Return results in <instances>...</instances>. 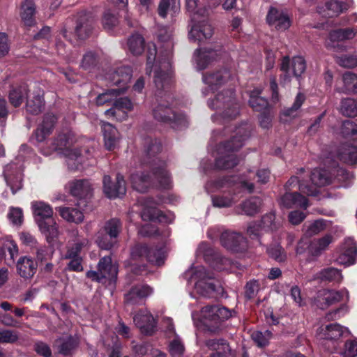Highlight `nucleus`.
Wrapping results in <instances>:
<instances>
[{"mask_svg": "<svg viewBox=\"0 0 357 357\" xmlns=\"http://www.w3.org/2000/svg\"><path fill=\"white\" fill-rule=\"evenodd\" d=\"M160 150V143L157 140L151 141L146 151L144 161L151 169L153 176L160 187L167 188L171 186L172 180L169 172L166 169V162L157 156Z\"/></svg>", "mask_w": 357, "mask_h": 357, "instance_id": "obj_5", "label": "nucleus"}, {"mask_svg": "<svg viewBox=\"0 0 357 357\" xmlns=\"http://www.w3.org/2000/svg\"><path fill=\"white\" fill-rule=\"evenodd\" d=\"M43 91L39 90L33 96L27 101L26 111L31 114H38L41 112L44 106Z\"/></svg>", "mask_w": 357, "mask_h": 357, "instance_id": "obj_39", "label": "nucleus"}, {"mask_svg": "<svg viewBox=\"0 0 357 357\" xmlns=\"http://www.w3.org/2000/svg\"><path fill=\"white\" fill-rule=\"evenodd\" d=\"M31 209L37 225L45 222L47 219L53 218L54 211L52 208L44 202H32Z\"/></svg>", "mask_w": 357, "mask_h": 357, "instance_id": "obj_25", "label": "nucleus"}, {"mask_svg": "<svg viewBox=\"0 0 357 357\" xmlns=\"http://www.w3.org/2000/svg\"><path fill=\"white\" fill-rule=\"evenodd\" d=\"M353 6V0H330L319 8V13L325 17H337Z\"/></svg>", "mask_w": 357, "mask_h": 357, "instance_id": "obj_19", "label": "nucleus"}, {"mask_svg": "<svg viewBox=\"0 0 357 357\" xmlns=\"http://www.w3.org/2000/svg\"><path fill=\"white\" fill-rule=\"evenodd\" d=\"M337 157L340 160L353 165L357 162V147L343 145L338 151Z\"/></svg>", "mask_w": 357, "mask_h": 357, "instance_id": "obj_43", "label": "nucleus"}, {"mask_svg": "<svg viewBox=\"0 0 357 357\" xmlns=\"http://www.w3.org/2000/svg\"><path fill=\"white\" fill-rule=\"evenodd\" d=\"M342 81L344 87L336 88L337 92L343 93H357V75L351 73H347L344 74Z\"/></svg>", "mask_w": 357, "mask_h": 357, "instance_id": "obj_44", "label": "nucleus"}, {"mask_svg": "<svg viewBox=\"0 0 357 357\" xmlns=\"http://www.w3.org/2000/svg\"><path fill=\"white\" fill-rule=\"evenodd\" d=\"M131 259L134 260L147 259L151 263L161 266L165 259L163 250H150L146 245H136L131 250Z\"/></svg>", "mask_w": 357, "mask_h": 357, "instance_id": "obj_13", "label": "nucleus"}, {"mask_svg": "<svg viewBox=\"0 0 357 357\" xmlns=\"http://www.w3.org/2000/svg\"><path fill=\"white\" fill-rule=\"evenodd\" d=\"M208 105L211 109L223 110L224 117L233 118L238 114V105L231 90L218 93L214 99L208 100Z\"/></svg>", "mask_w": 357, "mask_h": 357, "instance_id": "obj_8", "label": "nucleus"}, {"mask_svg": "<svg viewBox=\"0 0 357 357\" xmlns=\"http://www.w3.org/2000/svg\"><path fill=\"white\" fill-rule=\"evenodd\" d=\"M280 204L287 208L300 207L306 209L308 206L307 199L298 192H287L282 197Z\"/></svg>", "mask_w": 357, "mask_h": 357, "instance_id": "obj_30", "label": "nucleus"}, {"mask_svg": "<svg viewBox=\"0 0 357 357\" xmlns=\"http://www.w3.org/2000/svg\"><path fill=\"white\" fill-rule=\"evenodd\" d=\"M121 229V225L119 220L112 219L105 223L104 231L110 238L116 240L119 232Z\"/></svg>", "mask_w": 357, "mask_h": 357, "instance_id": "obj_51", "label": "nucleus"}, {"mask_svg": "<svg viewBox=\"0 0 357 357\" xmlns=\"http://www.w3.org/2000/svg\"><path fill=\"white\" fill-rule=\"evenodd\" d=\"M340 355L342 357H357V338L347 340Z\"/></svg>", "mask_w": 357, "mask_h": 357, "instance_id": "obj_60", "label": "nucleus"}, {"mask_svg": "<svg viewBox=\"0 0 357 357\" xmlns=\"http://www.w3.org/2000/svg\"><path fill=\"white\" fill-rule=\"evenodd\" d=\"M56 121V117L54 114L48 113L45 115L43 122L36 131V137L38 142H43L46 137L51 134Z\"/></svg>", "mask_w": 357, "mask_h": 357, "instance_id": "obj_31", "label": "nucleus"}, {"mask_svg": "<svg viewBox=\"0 0 357 357\" xmlns=\"http://www.w3.org/2000/svg\"><path fill=\"white\" fill-rule=\"evenodd\" d=\"M135 325L143 333L151 334L155 328V321L147 310L140 311L133 317Z\"/></svg>", "mask_w": 357, "mask_h": 357, "instance_id": "obj_28", "label": "nucleus"}, {"mask_svg": "<svg viewBox=\"0 0 357 357\" xmlns=\"http://www.w3.org/2000/svg\"><path fill=\"white\" fill-rule=\"evenodd\" d=\"M305 100V96L302 93H298L292 106L284 111V114L287 116L294 117L297 114L298 110L301 108Z\"/></svg>", "mask_w": 357, "mask_h": 357, "instance_id": "obj_57", "label": "nucleus"}, {"mask_svg": "<svg viewBox=\"0 0 357 357\" xmlns=\"http://www.w3.org/2000/svg\"><path fill=\"white\" fill-rule=\"evenodd\" d=\"M63 219L69 222L79 224L84 220L83 213L76 207L60 206L56 208Z\"/></svg>", "mask_w": 357, "mask_h": 357, "instance_id": "obj_33", "label": "nucleus"}, {"mask_svg": "<svg viewBox=\"0 0 357 357\" xmlns=\"http://www.w3.org/2000/svg\"><path fill=\"white\" fill-rule=\"evenodd\" d=\"M266 21L268 24L278 31L288 29L291 21L288 14L283 10L271 7L267 14Z\"/></svg>", "mask_w": 357, "mask_h": 357, "instance_id": "obj_20", "label": "nucleus"}, {"mask_svg": "<svg viewBox=\"0 0 357 357\" xmlns=\"http://www.w3.org/2000/svg\"><path fill=\"white\" fill-rule=\"evenodd\" d=\"M117 267L112 264L110 257H104L98 262V271H89L86 273V276L93 280L101 282L103 279H107L111 282L116 280L117 276Z\"/></svg>", "mask_w": 357, "mask_h": 357, "instance_id": "obj_12", "label": "nucleus"}, {"mask_svg": "<svg viewBox=\"0 0 357 357\" xmlns=\"http://www.w3.org/2000/svg\"><path fill=\"white\" fill-rule=\"evenodd\" d=\"M357 256V247L354 239L347 238L342 245V254L337 259L340 264L349 266L355 263Z\"/></svg>", "mask_w": 357, "mask_h": 357, "instance_id": "obj_27", "label": "nucleus"}, {"mask_svg": "<svg viewBox=\"0 0 357 357\" xmlns=\"http://www.w3.org/2000/svg\"><path fill=\"white\" fill-rule=\"evenodd\" d=\"M234 196L219 195L212 197L213 205L215 207H229L236 202Z\"/></svg>", "mask_w": 357, "mask_h": 357, "instance_id": "obj_59", "label": "nucleus"}, {"mask_svg": "<svg viewBox=\"0 0 357 357\" xmlns=\"http://www.w3.org/2000/svg\"><path fill=\"white\" fill-rule=\"evenodd\" d=\"M92 29L91 23L88 20L78 22L75 28V34L79 39H85Z\"/></svg>", "mask_w": 357, "mask_h": 357, "instance_id": "obj_62", "label": "nucleus"}, {"mask_svg": "<svg viewBox=\"0 0 357 357\" xmlns=\"http://www.w3.org/2000/svg\"><path fill=\"white\" fill-rule=\"evenodd\" d=\"M197 252L199 254L203 255L206 260L210 261L213 268L218 271H229L231 269V261L221 257L219 254L215 253L206 243L199 244Z\"/></svg>", "mask_w": 357, "mask_h": 357, "instance_id": "obj_15", "label": "nucleus"}, {"mask_svg": "<svg viewBox=\"0 0 357 357\" xmlns=\"http://www.w3.org/2000/svg\"><path fill=\"white\" fill-rule=\"evenodd\" d=\"M37 264L31 257H22L17 262V271L24 278H32L36 272Z\"/></svg>", "mask_w": 357, "mask_h": 357, "instance_id": "obj_32", "label": "nucleus"}, {"mask_svg": "<svg viewBox=\"0 0 357 357\" xmlns=\"http://www.w3.org/2000/svg\"><path fill=\"white\" fill-rule=\"evenodd\" d=\"M153 289L146 284H140L133 287L125 296L126 303L128 305H136L150 296Z\"/></svg>", "mask_w": 357, "mask_h": 357, "instance_id": "obj_26", "label": "nucleus"}, {"mask_svg": "<svg viewBox=\"0 0 357 357\" xmlns=\"http://www.w3.org/2000/svg\"><path fill=\"white\" fill-rule=\"evenodd\" d=\"M203 81L208 86V89H204L202 93L204 96H207L209 93L208 91L214 93L224 85H232L235 82V76L227 68H221L205 74L203 76Z\"/></svg>", "mask_w": 357, "mask_h": 357, "instance_id": "obj_9", "label": "nucleus"}, {"mask_svg": "<svg viewBox=\"0 0 357 357\" xmlns=\"http://www.w3.org/2000/svg\"><path fill=\"white\" fill-rule=\"evenodd\" d=\"M130 181L133 189L139 192H144L149 188L151 178L143 172H137L131 175Z\"/></svg>", "mask_w": 357, "mask_h": 357, "instance_id": "obj_36", "label": "nucleus"}, {"mask_svg": "<svg viewBox=\"0 0 357 357\" xmlns=\"http://www.w3.org/2000/svg\"><path fill=\"white\" fill-rule=\"evenodd\" d=\"M342 132L346 137L357 142V126L351 121L347 120L343 123Z\"/></svg>", "mask_w": 357, "mask_h": 357, "instance_id": "obj_61", "label": "nucleus"}, {"mask_svg": "<svg viewBox=\"0 0 357 357\" xmlns=\"http://www.w3.org/2000/svg\"><path fill=\"white\" fill-rule=\"evenodd\" d=\"M103 190L105 195L114 199L121 197L126 194V181L122 175L118 174L116 177L115 183H112L109 176L105 175L103 177Z\"/></svg>", "mask_w": 357, "mask_h": 357, "instance_id": "obj_18", "label": "nucleus"}, {"mask_svg": "<svg viewBox=\"0 0 357 357\" xmlns=\"http://www.w3.org/2000/svg\"><path fill=\"white\" fill-rule=\"evenodd\" d=\"M19 339L18 333L11 330L0 331V344H12Z\"/></svg>", "mask_w": 357, "mask_h": 357, "instance_id": "obj_63", "label": "nucleus"}, {"mask_svg": "<svg viewBox=\"0 0 357 357\" xmlns=\"http://www.w3.org/2000/svg\"><path fill=\"white\" fill-rule=\"evenodd\" d=\"M340 112L344 116L355 117L357 116V100L344 98L341 100Z\"/></svg>", "mask_w": 357, "mask_h": 357, "instance_id": "obj_47", "label": "nucleus"}, {"mask_svg": "<svg viewBox=\"0 0 357 357\" xmlns=\"http://www.w3.org/2000/svg\"><path fill=\"white\" fill-rule=\"evenodd\" d=\"M132 77V69L128 66H121L114 70L109 75V79L116 86L121 93L125 92L128 88V84Z\"/></svg>", "mask_w": 357, "mask_h": 357, "instance_id": "obj_22", "label": "nucleus"}, {"mask_svg": "<svg viewBox=\"0 0 357 357\" xmlns=\"http://www.w3.org/2000/svg\"><path fill=\"white\" fill-rule=\"evenodd\" d=\"M317 333L321 339L336 340L349 333V331L339 324L335 323L320 326Z\"/></svg>", "mask_w": 357, "mask_h": 357, "instance_id": "obj_23", "label": "nucleus"}, {"mask_svg": "<svg viewBox=\"0 0 357 357\" xmlns=\"http://www.w3.org/2000/svg\"><path fill=\"white\" fill-rule=\"evenodd\" d=\"M305 61L302 56L294 57L291 63L287 57L284 58L281 64V70L284 72L281 82L286 84L290 81L289 70H291L295 77H299L305 72Z\"/></svg>", "mask_w": 357, "mask_h": 357, "instance_id": "obj_17", "label": "nucleus"}, {"mask_svg": "<svg viewBox=\"0 0 357 357\" xmlns=\"http://www.w3.org/2000/svg\"><path fill=\"white\" fill-rule=\"evenodd\" d=\"M164 201L159 199L155 202L151 198H148L144 201L143 209L141 212L142 218L145 220H158L159 222L170 223L174 219V214L169 213L165 214L157 208V206Z\"/></svg>", "mask_w": 357, "mask_h": 357, "instance_id": "obj_11", "label": "nucleus"}, {"mask_svg": "<svg viewBox=\"0 0 357 357\" xmlns=\"http://www.w3.org/2000/svg\"><path fill=\"white\" fill-rule=\"evenodd\" d=\"M261 206V200L260 198L251 197L238 206V213L247 215H254L259 212Z\"/></svg>", "mask_w": 357, "mask_h": 357, "instance_id": "obj_37", "label": "nucleus"}, {"mask_svg": "<svg viewBox=\"0 0 357 357\" xmlns=\"http://www.w3.org/2000/svg\"><path fill=\"white\" fill-rule=\"evenodd\" d=\"M102 129L106 149L108 150L114 149L119 139L117 130L112 124L105 122L102 123Z\"/></svg>", "mask_w": 357, "mask_h": 357, "instance_id": "obj_34", "label": "nucleus"}, {"mask_svg": "<svg viewBox=\"0 0 357 357\" xmlns=\"http://www.w3.org/2000/svg\"><path fill=\"white\" fill-rule=\"evenodd\" d=\"M231 317V312L227 308L220 305H207L201 310L199 317L193 312H192V318L195 324L196 320L199 319L201 325L210 333H217L221 327V323L225 319Z\"/></svg>", "mask_w": 357, "mask_h": 357, "instance_id": "obj_6", "label": "nucleus"}, {"mask_svg": "<svg viewBox=\"0 0 357 357\" xmlns=\"http://www.w3.org/2000/svg\"><path fill=\"white\" fill-rule=\"evenodd\" d=\"M355 33L353 29H337L332 31L329 34L328 40L326 41L328 47H335L333 43L336 41H341L345 39H350L354 37Z\"/></svg>", "mask_w": 357, "mask_h": 357, "instance_id": "obj_42", "label": "nucleus"}, {"mask_svg": "<svg viewBox=\"0 0 357 357\" xmlns=\"http://www.w3.org/2000/svg\"><path fill=\"white\" fill-rule=\"evenodd\" d=\"M311 181L315 186H307L301 183L299 190L301 192L307 195L316 196L318 190L316 187L324 186L331 182V178L328 176V172L325 169H315L311 174Z\"/></svg>", "mask_w": 357, "mask_h": 357, "instance_id": "obj_16", "label": "nucleus"}, {"mask_svg": "<svg viewBox=\"0 0 357 357\" xmlns=\"http://www.w3.org/2000/svg\"><path fill=\"white\" fill-rule=\"evenodd\" d=\"M169 351L173 357H180L183 354L184 346L179 337H176L170 342Z\"/></svg>", "mask_w": 357, "mask_h": 357, "instance_id": "obj_64", "label": "nucleus"}, {"mask_svg": "<svg viewBox=\"0 0 357 357\" xmlns=\"http://www.w3.org/2000/svg\"><path fill=\"white\" fill-rule=\"evenodd\" d=\"M77 343L76 340L71 335H65L56 340L55 345L60 354L66 355L73 350Z\"/></svg>", "mask_w": 357, "mask_h": 357, "instance_id": "obj_40", "label": "nucleus"}, {"mask_svg": "<svg viewBox=\"0 0 357 357\" xmlns=\"http://www.w3.org/2000/svg\"><path fill=\"white\" fill-rule=\"evenodd\" d=\"M188 284H192L196 292L204 296H210L216 291L212 274L207 273L204 266L192 267L185 273Z\"/></svg>", "mask_w": 357, "mask_h": 357, "instance_id": "obj_7", "label": "nucleus"}, {"mask_svg": "<svg viewBox=\"0 0 357 357\" xmlns=\"http://www.w3.org/2000/svg\"><path fill=\"white\" fill-rule=\"evenodd\" d=\"M332 241L333 237L330 234L312 241L309 247L310 253L314 256L319 255L321 251L324 250L329 245Z\"/></svg>", "mask_w": 357, "mask_h": 357, "instance_id": "obj_45", "label": "nucleus"}, {"mask_svg": "<svg viewBox=\"0 0 357 357\" xmlns=\"http://www.w3.org/2000/svg\"><path fill=\"white\" fill-rule=\"evenodd\" d=\"M121 93L119 92V90L116 89H112L107 90L106 92L100 94L96 98V104L97 105H103L105 104L109 103L111 102H115L117 96Z\"/></svg>", "mask_w": 357, "mask_h": 357, "instance_id": "obj_53", "label": "nucleus"}, {"mask_svg": "<svg viewBox=\"0 0 357 357\" xmlns=\"http://www.w3.org/2000/svg\"><path fill=\"white\" fill-rule=\"evenodd\" d=\"M178 0H161L158 6V14L162 17H165L169 11L174 13L178 9Z\"/></svg>", "mask_w": 357, "mask_h": 357, "instance_id": "obj_55", "label": "nucleus"}, {"mask_svg": "<svg viewBox=\"0 0 357 357\" xmlns=\"http://www.w3.org/2000/svg\"><path fill=\"white\" fill-rule=\"evenodd\" d=\"M154 118L161 122L172 124L174 127L182 128L188 123V118L183 114H176L169 106L159 100L153 111Z\"/></svg>", "mask_w": 357, "mask_h": 357, "instance_id": "obj_10", "label": "nucleus"}, {"mask_svg": "<svg viewBox=\"0 0 357 357\" xmlns=\"http://www.w3.org/2000/svg\"><path fill=\"white\" fill-rule=\"evenodd\" d=\"M185 6L193 22L189 32L190 40L202 42L210 38L213 34L211 25L205 20H199V16L204 17L208 15V10L205 6L202 7L199 0H185Z\"/></svg>", "mask_w": 357, "mask_h": 357, "instance_id": "obj_2", "label": "nucleus"}, {"mask_svg": "<svg viewBox=\"0 0 357 357\" xmlns=\"http://www.w3.org/2000/svg\"><path fill=\"white\" fill-rule=\"evenodd\" d=\"M156 53L155 45L149 44L146 73L147 75H150L152 68H154V83L157 89L156 96L162 98V91L167 89L171 84L172 71L169 61H160L158 65L153 64Z\"/></svg>", "mask_w": 357, "mask_h": 357, "instance_id": "obj_4", "label": "nucleus"}, {"mask_svg": "<svg viewBox=\"0 0 357 357\" xmlns=\"http://www.w3.org/2000/svg\"><path fill=\"white\" fill-rule=\"evenodd\" d=\"M70 192L73 196L84 197L89 195L91 190L90 183L86 180L73 181L70 185Z\"/></svg>", "mask_w": 357, "mask_h": 357, "instance_id": "obj_41", "label": "nucleus"}, {"mask_svg": "<svg viewBox=\"0 0 357 357\" xmlns=\"http://www.w3.org/2000/svg\"><path fill=\"white\" fill-rule=\"evenodd\" d=\"M40 232L44 234L48 242L57 238L59 235L58 225L52 218L38 225Z\"/></svg>", "mask_w": 357, "mask_h": 357, "instance_id": "obj_38", "label": "nucleus"}, {"mask_svg": "<svg viewBox=\"0 0 357 357\" xmlns=\"http://www.w3.org/2000/svg\"><path fill=\"white\" fill-rule=\"evenodd\" d=\"M28 89L25 85L13 89L9 93V100L14 107H19L27 97Z\"/></svg>", "mask_w": 357, "mask_h": 357, "instance_id": "obj_46", "label": "nucleus"}, {"mask_svg": "<svg viewBox=\"0 0 357 357\" xmlns=\"http://www.w3.org/2000/svg\"><path fill=\"white\" fill-rule=\"evenodd\" d=\"M222 245L229 250L239 251L246 247L244 237L236 232L225 231L221 235Z\"/></svg>", "mask_w": 357, "mask_h": 357, "instance_id": "obj_24", "label": "nucleus"}, {"mask_svg": "<svg viewBox=\"0 0 357 357\" xmlns=\"http://www.w3.org/2000/svg\"><path fill=\"white\" fill-rule=\"evenodd\" d=\"M89 243L88 240L85 238H77L75 241L74 243L70 245L68 248V251L66 255V258H71L78 256L81 250L86 247Z\"/></svg>", "mask_w": 357, "mask_h": 357, "instance_id": "obj_56", "label": "nucleus"}, {"mask_svg": "<svg viewBox=\"0 0 357 357\" xmlns=\"http://www.w3.org/2000/svg\"><path fill=\"white\" fill-rule=\"evenodd\" d=\"M128 47L132 54H140L144 50V38L139 34L132 35L128 39Z\"/></svg>", "mask_w": 357, "mask_h": 357, "instance_id": "obj_49", "label": "nucleus"}, {"mask_svg": "<svg viewBox=\"0 0 357 357\" xmlns=\"http://www.w3.org/2000/svg\"><path fill=\"white\" fill-rule=\"evenodd\" d=\"M326 228V222L323 220H317L314 222L304 226L305 234L311 237L317 235Z\"/></svg>", "mask_w": 357, "mask_h": 357, "instance_id": "obj_50", "label": "nucleus"}, {"mask_svg": "<svg viewBox=\"0 0 357 357\" xmlns=\"http://www.w3.org/2000/svg\"><path fill=\"white\" fill-rule=\"evenodd\" d=\"M249 135L250 129L247 124L237 128L232 139L220 145L218 149V157L215 161V166L219 169H229L236 165L238 159L234 152L243 146Z\"/></svg>", "mask_w": 357, "mask_h": 357, "instance_id": "obj_1", "label": "nucleus"}, {"mask_svg": "<svg viewBox=\"0 0 357 357\" xmlns=\"http://www.w3.org/2000/svg\"><path fill=\"white\" fill-rule=\"evenodd\" d=\"M261 93V90L257 89L252 91L250 93V100L249 103L250 105L255 110L261 111L264 109L266 108L268 105L267 100L259 96Z\"/></svg>", "mask_w": 357, "mask_h": 357, "instance_id": "obj_48", "label": "nucleus"}, {"mask_svg": "<svg viewBox=\"0 0 357 357\" xmlns=\"http://www.w3.org/2000/svg\"><path fill=\"white\" fill-rule=\"evenodd\" d=\"M218 54L213 50L198 49L194 54L196 68L199 70L206 68L213 61L215 60Z\"/></svg>", "mask_w": 357, "mask_h": 357, "instance_id": "obj_29", "label": "nucleus"}, {"mask_svg": "<svg viewBox=\"0 0 357 357\" xmlns=\"http://www.w3.org/2000/svg\"><path fill=\"white\" fill-rule=\"evenodd\" d=\"M319 278L322 280L340 282L342 281V275L337 268H327L320 272Z\"/></svg>", "mask_w": 357, "mask_h": 357, "instance_id": "obj_52", "label": "nucleus"}, {"mask_svg": "<svg viewBox=\"0 0 357 357\" xmlns=\"http://www.w3.org/2000/svg\"><path fill=\"white\" fill-rule=\"evenodd\" d=\"M348 300L349 292L345 289L340 291L323 289L318 292L314 303L319 308L326 309L335 303Z\"/></svg>", "mask_w": 357, "mask_h": 357, "instance_id": "obj_14", "label": "nucleus"}, {"mask_svg": "<svg viewBox=\"0 0 357 357\" xmlns=\"http://www.w3.org/2000/svg\"><path fill=\"white\" fill-rule=\"evenodd\" d=\"M36 5L33 0H24L21 6L20 16L26 26H31L34 24V15Z\"/></svg>", "mask_w": 357, "mask_h": 357, "instance_id": "obj_35", "label": "nucleus"}, {"mask_svg": "<svg viewBox=\"0 0 357 357\" xmlns=\"http://www.w3.org/2000/svg\"><path fill=\"white\" fill-rule=\"evenodd\" d=\"M74 135L71 132L62 133L52 142V150L59 151L67 158V165L69 169L72 170H79L82 169V163L84 162V158L87 160L91 156V151L89 149L85 150L86 155H82L79 151L71 149L75 143Z\"/></svg>", "mask_w": 357, "mask_h": 357, "instance_id": "obj_3", "label": "nucleus"}, {"mask_svg": "<svg viewBox=\"0 0 357 357\" xmlns=\"http://www.w3.org/2000/svg\"><path fill=\"white\" fill-rule=\"evenodd\" d=\"M5 180L10 187L13 194L21 189L22 185V165L20 162L10 163L6 166L3 171Z\"/></svg>", "mask_w": 357, "mask_h": 357, "instance_id": "obj_21", "label": "nucleus"}, {"mask_svg": "<svg viewBox=\"0 0 357 357\" xmlns=\"http://www.w3.org/2000/svg\"><path fill=\"white\" fill-rule=\"evenodd\" d=\"M252 339L257 344L258 347H263L268 344L271 338L272 333L268 330L264 332L255 331L252 334Z\"/></svg>", "mask_w": 357, "mask_h": 357, "instance_id": "obj_58", "label": "nucleus"}, {"mask_svg": "<svg viewBox=\"0 0 357 357\" xmlns=\"http://www.w3.org/2000/svg\"><path fill=\"white\" fill-rule=\"evenodd\" d=\"M354 176L343 168H338L335 170V179L340 183L341 187L347 188L351 183Z\"/></svg>", "mask_w": 357, "mask_h": 357, "instance_id": "obj_54", "label": "nucleus"}]
</instances>
